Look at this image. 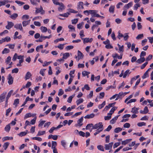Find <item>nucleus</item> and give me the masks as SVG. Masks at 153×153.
<instances>
[{
    "mask_svg": "<svg viewBox=\"0 0 153 153\" xmlns=\"http://www.w3.org/2000/svg\"><path fill=\"white\" fill-rule=\"evenodd\" d=\"M103 125H102V123L100 122L98 123L95 124L93 126V129H96L99 128V129L100 130L102 129H103Z\"/></svg>",
    "mask_w": 153,
    "mask_h": 153,
    "instance_id": "1",
    "label": "nucleus"
},
{
    "mask_svg": "<svg viewBox=\"0 0 153 153\" xmlns=\"http://www.w3.org/2000/svg\"><path fill=\"white\" fill-rule=\"evenodd\" d=\"M36 10L35 11L36 13H40L41 14H44L45 13V11L43 9L42 7L41 6L39 8H36Z\"/></svg>",
    "mask_w": 153,
    "mask_h": 153,
    "instance_id": "2",
    "label": "nucleus"
},
{
    "mask_svg": "<svg viewBox=\"0 0 153 153\" xmlns=\"http://www.w3.org/2000/svg\"><path fill=\"white\" fill-rule=\"evenodd\" d=\"M113 144V142H111L108 144H105L104 146L105 149L106 150H111Z\"/></svg>",
    "mask_w": 153,
    "mask_h": 153,
    "instance_id": "3",
    "label": "nucleus"
},
{
    "mask_svg": "<svg viewBox=\"0 0 153 153\" xmlns=\"http://www.w3.org/2000/svg\"><path fill=\"white\" fill-rule=\"evenodd\" d=\"M133 5V3L132 2H131L125 5L123 7V9L124 10H127V9H129L130 7H131Z\"/></svg>",
    "mask_w": 153,
    "mask_h": 153,
    "instance_id": "4",
    "label": "nucleus"
},
{
    "mask_svg": "<svg viewBox=\"0 0 153 153\" xmlns=\"http://www.w3.org/2000/svg\"><path fill=\"white\" fill-rule=\"evenodd\" d=\"M83 117H81L80 119H79L78 120L77 124L76 125V126H79V127L83 125L82 122L83 120Z\"/></svg>",
    "mask_w": 153,
    "mask_h": 153,
    "instance_id": "5",
    "label": "nucleus"
},
{
    "mask_svg": "<svg viewBox=\"0 0 153 153\" xmlns=\"http://www.w3.org/2000/svg\"><path fill=\"white\" fill-rule=\"evenodd\" d=\"M14 26V24L11 22H8L7 25L5 27L6 28L8 29L9 30L11 28Z\"/></svg>",
    "mask_w": 153,
    "mask_h": 153,
    "instance_id": "6",
    "label": "nucleus"
},
{
    "mask_svg": "<svg viewBox=\"0 0 153 153\" xmlns=\"http://www.w3.org/2000/svg\"><path fill=\"white\" fill-rule=\"evenodd\" d=\"M8 83L9 85H11L13 82V77L10 74H9L8 76Z\"/></svg>",
    "mask_w": 153,
    "mask_h": 153,
    "instance_id": "7",
    "label": "nucleus"
},
{
    "mask_svg": "<svg viewBox=\"0 0 153 153\" xmlns=\"http://www.w3.org/2000/svg\"><path fill=\"white\" fill-rule=\"evenodd\" d=\"M7 94L6 92H3L0 95V102H3L5 97V95Z\"/></svg>",
    "mask_w": 153,
    "mask_h": 153,
    "instance_id": "8",
    "label": "nucleus"
},
{
    "mask_svg": "<svg viewBox=\"0 0 153 153\" xmlns=\"http://www.w3.org/2000/svg\"><path fill=\"white\" fill-rule=\"evenodd\" d=\"M57 4H58V5L60 6L58 8V10L59 11H61L65 9V6L62 3H58Z\"/></svg>",
    "mask_w": 153,
    "mask_h": 153,
    "instance_id": "9",
    "label": "nucleus"
},
{
    "mask_svg": "<svg viewBox=\"0 0 153 153\" xmlns=\"http://www.w3.org/2000/svg\"><path fill=\"white\" fill-rule=\"evenodd\" d=\"M12 1H9L8 0H4L3 1H0V7L2 5H4L8 3H11Z\"/></svg>",
    "mask_w": 153,
    "mask_h": 153,
    "instance_id": "10",
    "label": "nucleus"
},
{
    "mask_svg": "<svg viewBox=\"0 0 153 153\" xmlns=\"http://www.w3.org/2000/svg\"><path fill=\"white\" fill-rule=\"evenodd\" d=\"M83 3L82 1L79 2L78 3L77 9H84Z\"/></svg>",
    "mask_w": 153,
    "mask_h": 153,
    "instance_id": "11",
    "label": "nucleus"
},
{
    "mask_svg": "<svg viewBox=\"0 0 153 153\" xmlns=\"http://www.w3.org/2000/svg\"><path fill=\"white\" fill-rule=\"evenodd\" d=\"M14 27L16 29H19L20 30L22 31L23 30V28L21 24H16L14 26Z\"/></svg>",
    "mask_w": 153,
    "mask_h": 153,
    "instance_id": "12",
    "label": "nucleus"
},
{
    "mask_svg": "<svg viewBox=\"0 0 153 153\" xmlns=\"http://www.w3.org/2000/svg\"><path fill=\"white\" fill-rule=\"evenodd\" d=\"M82 39L83 40V43L91 42L93 40V39L91 38L89 39V38H82Z\"/></svg>",
    "mask_w": 153,
    "mask_h": 153,
    "instance_id": "13",
    "label": "nucleus"
},
{
    "mask_svg": "<svg viewBox=\"0 0 153 153\" xmlns=\"http://www.w3.org/2000/svg\"><path fill=\"white\" fill-rule=\"evenodd\" d=\"M77 52L78 60V61H79V59H82L83 58V55L79 51H78Z\"/></svg>",
    "mask_w": 153,
    "mask_h": 153,
    "instance_id": "14",
    "label": "nucleus"
},
{
    "mask_svg": "<svg viewBox=\"0 0 153 153\" xmlns=\"http://www.w3.org/2000/svg\"><path fill=\"white\" fill-rule=\"evenodd\" d=\"M120 115L117 116L112 119L110 121V123L111 124H113L115 123L116 121L117 120Z\"/></svg>",
    "mask_w": 153,
    "mask_h": 153,
    "instance_id": "15",
    "label": "nucleus"
},
{
    "mask_svg": "<svg viewBox=\"0 0 153 153\" xmlns=\"http://www.w3.org/2000/svg\"><path fill=\"white\" fill-rule=\"evenodd\" d=\"M117 107H113L110 111L109 113L108 114V115H111L114 112V111L117 109Z\"/></svg>",
    "mask_w": 153,
    "mask_h": 153,
    "instance_id": "16",
    "label": "nucleus"
},
{
    "mask_svg": "<svg viewBox=\"0 0 153 153\" xmlns=\"http://www.w3.org/2000/svg\"><path fill=\"white\" fill-rule=\"evenodd\" d=\"M139 108H137L136 107H134L132 108L131 112L134 114H137L138 112V110Z\"/></svg>",
    "mask_w": 153,
    "mask_h": 153,
    "instance_id": "17",
    "label": "nucleus"
},
{
    "mask_svg": "<svg viewBox=\"0 0 153 153\" xmlns=\"http://www.w3.org/2000/svg\"><path fill=\"white\" fill-rule=\"evenodd\" d=\"M95 115L93 114H87L84 117L85 119H90L93 118Z\"/></svg>",
    "mask_w": 153,
    "mask_h": 153,
    "instance_id": "18",
    "label": "nucleus"
},
{
    "mask_svg": "<svg viewBox=\"0 0 153 153\" xmlns=\"http://www.w3.org/2000/svg\"><path fill=\"white\" fill-rule=\"evenodd\" d=\"M31 76H32V75L31 74V73H30V72L29 71L27 72V73L25 76V80H27V79H29L30 78V77Z\"/></svg>",
    "mask_w": 153,
    "mask_h": 153,
    "instance_id": "19",
    "label": "nucleus"
},
{
    "mask_svg": "<svg viewBox=\"0 0 153 153\" xmlns=\"http://www.w3.org/2000/svg\"><path fill=\"white\" fill-rule=\"evenodd\" d=\"M18 15L16 13H14L12 15H11L10 17L12 19L15 20L17 17Z\"/></svg>",
    "mask_w": 153,
    "mask_h": 153,
    "instance_id": "20",
    "label": "nucleus"
},
{
    "mask_svg": "<svg viewBox=\"0 0 153 153\" xmlns=\"http://www.w3.org/2000/svg\"><path fill=\"white\" fill-rule=\"evenodd\" d=\"M132 140V139H127L125 140L122 141V144L123 145H125L126 144L129 143Z\"/></svg>",
    "mask_w": 153,
    "mask_h": 153,
    "instance_id": "21",
    "label": "nucleus"
},
{
    "mask_svg": "<svg viewBox=\"0 0 153 153\" xmlns=\"http://www.w3.org/2000/svg\"><path fill=\"white\" fill-rule=\"evenodd\" d=\"M145 60V59L144 57H142L138 59L136 61V62L138 63H141L144 62Z\"/></svg>",
    "mask_w": 153,
    "mask_h": 153,
    "instance_id": "22",
    "label": "nucleus"
},
{
    "mask_svg": "<svg viewBox=\"0 0 153 153\" xmlns=\"http://www.w3.org/2000/svg\"><path fill=\"white\" fill-rule=\"evenodd\" d=\"M30 19L27 21H23L22 23L23 26L25 27L27 25L29 24L30 23Z\"/></svg>",
    "mask_w": 153,
    "mask_h": 153,
    "instance_id": "23",
    "label": "nucleus"
},
{
    "mask_svg": "<svg viewBox=\"0 0 153 153\" xmlns=\"http://www.w3.org/2000/svg\"><path fill=\"white\" fill-rule=\"evenodd\" d=\"M131 72L129 70H127L124 73L123 76V78H125L127 75H129L131 73Z\"/></svg>",
    "mask_w": 153,
    "mask_h": 153,
    "instance_id": "24",
    "label": "nucleus"
},
{
    "mask_svg": "<svg viewBox=\"0 0 153 153\" xmlns=\"http://www.w3.org/2000/svg\"><path fill=\"white\" fill-rule=\"evenodd\" d=\"M10 129V124H9L6 126L4 128V130L5 131L8 132Z\"/></svg>",
    "mask_w": 153,
    "mask_h": 153,
    "instance_id": "25",
    "label": "nucleus"
},
{
    "mask_svg": "<svg viewBox=\"0 0 153 153\" xmlns=\"http://www.w3.org/2000/svg\"><path fill=\"white\" fill-rule=\"evenodd\" d=\"M114 6L113 5H111L109 8V12L111 13H113L114 12Z\"/></svg>",
    "mask_w": 153,
    "mask_h": 153,
    "instance_id": "26",
    "label": "nucleus"
},
{
    "mask_svg": "<svg viewBox=\"0 0 153 153\" xmlns=\"http://www.w3.org/2000/svg\"><path fill=\"white\" fill-rule=\"evenodd\" d=\"M40 30L43 33H45L48 30L47 27L44 26H41L40 27Z\"/></svg>",
    "mask_w": 153,
    "mask_h": 153,
    "instance_id": "27",
    "label": "nucleus"
},
{
    "mask_svg": "<svg viewBox=\"0 0 153 153\" xmlns=\"http://www.w3.org/2000/svg\"><path fill=\"white\" fill-rule=\"evenodd\" d=\"M13 92V90H12L10 91L8 93L6 97V99L8 100L9 98L10 97L11 94H12Z\"/></svg>",
    "mask_w": 153,
    "mask_h": 153,
    "instance_id": "28",
    "label": "nucleus"
},
{
    "mask_svg": "<svg viewBox=\"0 0 153 153\" xmlns=\"http://www.w3.org/2000/svg\"><path fill=\"white\" fill-rule=\"evenodd\" d=\"M83 101V100L82 98H80L77 100L76 102L77 105H78L79 104L82 103Z\"/></svg>",
    "mask_w": 153,
    "mask_h": 153,
    "instance_id": "29",
    "label": "nucleus"
},
{
    "mask_svg": "<svg viewBox=\"0 0 153 153\" xmlns=\"http://www.w3.org/2000/svg\"><path fill=\"white\" fill-rule=\"evenodd\" d=\"M70 56L69 53H65L63 55V58L66 59Z\"/></svg>",
    "mask_w": 153,
    "mask_h": 153,
    "instance_id": "30",
    "label": "nucleus"
},
{
    "mask_svg": "<svg viewBox=\"0 0 153 153\" xmlns=\"http://www.w3.org/2000/svg\"><path fill=\"white\" fill-rule=\"evenodd\" d=\"M70 14V13L68 12L62 14H60L59 15L61 16H63L64 17H67Z\"/></svg>",
    "mask_w": 153,
    "mask_h": 153,
    "instance_id": "31",
    "label": "nucleus"
},
{
    "mask_svg": "<svg viewBox=\"0 0 153 153\" xmlns=\"http://www.w3.org/2000/svg\"><path fill=\"white\" fill-rule=\"evenodd\" d=\"M9 144V143L7 142L5 143H4L3 145V147L4 148L5 150H6Z\"/></svg>",
    "mask_w": 153,
    "mask_h": 153,
    "instance_id": "32",
    "label": "nucleus"
},
{
    "mask_svg": "<svg viewBox=\"0 0 153 153\" xmlns=\"http://www.w3.org/2000/svg\"><path fill=\"white\" fill-rule=\"evenodd\" d=\"M143 37V34L142 33L138 35V36L136 37V39L137 40H139L142 39Z\"/></svg>",
    "mask_w": 153,
    "mask_h": 153,
    "instance_id": "33",
    "label": "nucleus"
},
{
    "mask_svg": "<svg viewBox=\"0 0 153 153\" xmlns=\"http://www.w3.org/2000/svg\"><path fill=\"white\" fill-rule=\"evenodd\" d=\"M45 133V131H38L37 136H41L43 135Z\"/></svg>",
    "mask_w": 153,
    "mask_h": 153,
    "instance_id": "34",
    "label": "nucleus"
},
{
    "mask_svg": "<svg viewBox=\"0 0 153 153\" xmlns=\"http://www.w3.org/2000/svg\"><path fill=\"white\" fill-rule=\"evenodd\" d=\"M68 10L69 11V13H78V11H75L74 10V9H72L69 8Z\"/></svg>",
    "mask_w": 153,
    "mask_h": 153,
    "instance_id": "35",
    "label": "nucleus"
},
{
    "mask_svg": "<svg viewBox=\"0 0 153 153\" xmlns=\"http://www.w3.org/2000/svg\"><path fill=\"white\" fill-rule=\"evenodd\" d=\"M26 131L21 132L19 134H18V135L21 137L27 134V130H26Z\"/></svg>",
    "mask_w": 153,
    "mask_h": 153,
    "instance_id": "36",
    "label": "nucleus"
},
{
    "mask_svg": "<svg viewBox=\"0 0 153 153\" xmlns=\"http://www.w3.org/2000/svg\"><path fill=\"white\" fill-rule=\"evenodd\" d=\"M149 76L148 72L147 71H146L145 73L143 74V75L142 76V78L144 79L146 77Z\"/></svg>",
    "mask_w": 153,
    "mask_h": 153,
    "instance_id": "37",
    "label": "nucleus"
},
{
    "mask_svg": "<svg viewBox=\"0 0 153 153\" xmlns=\"http://www.w3.org/2000/svg\"><path fill=\"white\" fill-rule=\"evenodd\" d=\"M140 7V5L138 3H136L134 5V10H137L138 8Z\"/></svg>",
    "mask_w": 153,
    "mask_h": 153,
    "instance_id": "38",
    "label": "nucleus"
},
{
    "mask_svg": "<svg viewBox=\"0 0 153 153\" xmlns=\"http://www.w3.org/2000/svg\"><path fill=\"white\" fill-rule=\"evenodd\" d=\"M122 128L120 127L114 129V132L115 133H118L122 130Z\"/></svg>",
    "mask_w": 153,
    "mask_h": 153,
    "instance_id": "39",
    "label": "nucleus"
},
{
    "mask_svg": "<svg viewBox=\"0 0 153 153\" xmlns=\"http://www.w3.org/2000/svg\"><path fill=\"white\" fill-rule=\"evenodd\" d=\"M10 52V50L8 49L5 48L3 51H2V53L3 54H5V53H9Z\"/></svg>",
    "mask_w": 153,
    "mask_h": 153,
    "instance_id": "40",
    "label": "nucleus"
},
{
    "mask_svg": "<svg viewBox=\"0 0 153 153\" xmlns=\"http://www.w3.org/2000/svg\"><path fill=\"white\" fill-rule=\"evenodd\" d=\"M97 148L100 151H104V149H103V147L102 145H98L97 146Z\"/></svg>",
    "mask_w": 153,
    "mask_h": 153,
    "instance_id": "41",
    "label": "nucleus"
},
{
    "mask_svg": "<svg viewBox=\"0 0 153 153\" xmlns=\"http://www.w3.org/2000/svg\"><path fill=\"white\" fill-rule=\"evenodd\" d=\"M124 40L125 41H126L128 40L129 38V36L127 33H125L123 36Z\"/></svg>",
    "mask_w": 153,
    "mask_h": 153,
    "instance_id": "42",
    "label": "nucleus"
},
{
    "mask_svg": "<svg viewBox=\"0 0 153 153\" xmlns=\"http://www.w3.org/2000/svg\"><path fill=\"white\" fill-rule=\"evenodd\" d=\"M105 101H104L102 103V104L99 105L98 106V107L99 109H101L105 105Z\"/></svg>",
    "mask_w": 153,
    "mask_h": 153,
    "instance_id": "43",
    "label": "nucleus"
},
{
    "mask_svg": "<svg viewBox=\"0 0 153 153\" xmlns=\"http://www.w3.org/2000/svg\"><path fill=\"white\" fill-rule=\"evenodd\" d=\"M11 58L10 56H8L5 60V62L7 64L9 63L10 61Z\"/></svg>",
    "mask_w": 153,
    "mask_h": 153,
    "instance_id": "44",
    "label": "nucleus"
},
{
    "mask_svg": "<svg viewBox=\"0 0 153 153\" xmlns=\"http://www.w3.org/2000/svg\"><path fill=\"white\" fill-rule=\"evenodd\" d=\"M64 94V91L62 89H59L58 95L59 96H60Z\"/></svg>",
    "mask_w": 153,
    "mask_h": 153,
    "instance_id": "45",
    "label": "nucleus"
},
{
    "mask_svg": "<svg viewBox=\"0 0 153 153\" xmlns=\"http://www.w3.org/2000/svg\"><path fill=\"white\" fill-rule=\"evenodd\" d=\"M93 126V124L92 123H90V124H88L86 127V129H89L91 127H92Z\"/></svg>",
    "mask_w": 153,
    "mask_h": 153,
    "instance_id": "46",
    "label": "nucleus"
},
{
    "mask_svg": "<svg viewBox=\"0 0 153 153\" xmlns=\"http://www.w3.org/2000/svg\"><path fill=\"white\" fill-rule=\"evenodd\" d=\"M33 140H38L39 141H41L42 140V139L40 137H33L32 138Z\"/></svg>",
    "mask_w": 153,
    "mask_h": 153,
    "instance_id": "47",
    "label": "nucleus"
},
{
    "mask_svg": "<svg viewBox=\"0 0 153 153\" xmlns=\"http://www.w3.org/2000/svg\"><path fill=\"white\" fill-rule=\"evenodd\" d=\"M15 2L19 4L20 6H22L25 4V3L23 2L20 1H19L16 0L15 1Z\"/></svg>",
    "mask_w": 153,
    "mask_h": 153,
    "instance_id": "48",
    "label": "nucleus"
},
{
    "mask_svg": "<svg viewBox=\"0 0 153 153\" xmlns=\"http://www.w3.org/2000/svg\"><path fill=\"white\" fill-rule=\"evenodd\" d=\"M19 103V99H16L15 100L13 103V105H15L16 106Z\"/></svg>",
    "mask_w": 153,
    "mask_h": 153,
    "instance_id": "49",
    "label": "nucleus"
},
{
    "mask_svg": "<svg viewBox=\"0 0 153 153\" xmlns=\"http://www.w3.org/2000/svg\"><path fill=\"white\" fill-rule=\"evenodd\" d=\"M123 94V92H120L119 94H117V97L116 99L115 100H117Z\"/></svg>",
    "mask_w": 153,
    "mask_h": 153,
    "instance_id": "50",
    "label": "nucleus"
},
{
    "mask_svg": "<svg viewBox=\"0 0 153 153\" xmlns=\"http://www.w3.org/2000/svg\"><path fill=\"white\" fill-rule=\"evenodd\" d=\"M97 11L95 10V12H94V14L93 15V17H101V16H100L99 14L97 13Z\"/></svg>",
    "mask_w": 153,
    "mask_h": 153,
    "instance_id": "51",
    "label": "nucleus"
},
{
    "mask_svg": "<svg viewBox=\"0 0 153 153\" xmlns=\"http://www.w3.org/2000/svg\"><path fill=\"white\" fill-rule=\"evenodd\" d=\"M18 71L19 69L18 68H16L12 70V73H17L18 72Z\"/></svg>",
    "mask_w": 153,
    "mask_h": 153,
    "instance_id": "52",
    "label": "nucleus"
},
{
    "mask_svg": "<svg viewBox=\"0 0 153 153\" xmlns=\"http://www.w3.org/2000/svg\"><path fill=\"white\" fill-rule=\"evenodd\" d=\"M105 48L107 49H111V48H113V46L111 45L110 43L109 44H108V45H106L105 46Z\"/></svg>",
    "mask_w": 153,
    "mask_h": 153,
    "instance_id": "53",
    "label": "nucleus"
},
{
    "mask_svg": "<svg viewBox=\"0 0 153 153\" xmlns=\"http://www.w3.org/2000/svg\"><path fill=\"white\" fill-rule=\"evenodd\" d=\"M120 143L118 142L115 143L113 146L114 148H115L117 147L118 146H120Z\"/></svg>",
    "mask_w": 153,
    "mask_h": 153,
    "instance_id": "54",
    "label": "nucleus"
},
{
    "mask_svg": "<svg viewBox=\"0 0 153 153\" xmlns=\"http://www.w3.org/2000/svg\"><path fill=\"white\" fill-rule=\"evenodd\" d=\"M111 115H108L107 116H105L104 119L105 120H108L111 119Z\"/></svg>",
    "mask_w": 153,
    "mask_h": 153,
    "instance_id": "55",
    "label": "nucleus"
},
{
    "mask_svg": "<svg viewBox=\"0 0 153 153\" xmlns=\"http://www.w3.org/2000/svg\"><path fill=\"white\" fill-rule=\"evenodd\" d=\"M45 122H46L45 121V120H43V121L40 120V123L38 125V126L39 127H41V126H42L44 124V123Z\"/></svg>",
    "mask_w": 153,
    "mask_h": 153,
    "instance_id": "56",
    "label": "nucleus"
},
{
    "mask_svg": "<svg viewBox=\"0 0 153 153\" xmlns=\"http://www.w3.org/2000/svg\"><path fill=\"white\" fill-rule=\"evenodd\" d=\"M57 143L56 142V141H53L52 142V148H54V147H55L56 146Z\"/></svg>",
    "mask_w": 153,
    "mask_h": 153,
    "instance_id": "57",
    "label": "nucleus"
},
{
    "mask_svg": "<svg viewBox=\"0 0 153 153\" xmlns=\"http://www.w3.org/2000/svg\"><path fill=\"white\" fill-rule=\"evenodd\" d=\"M130 124L128 123H125L123 125L124 127L125 128H129L130 127Z\"/></svg>",
    "mask_w": 153,
    "mask_h": 153,
    "instance_id": "58",
    "label": "nucleus"
},
{
    "mask_svg": "<svg viewBox=\"0 0 153 153\" xmlns=\"http://www.w3.org/2000/svg\"><path fill=\"white\" fill-rule=\"evenodd\" d=\"M148 64L147 62H146L145 63H144V64H143V65H142L140 67V68L141 69H143Z\"/></svg>",
    "mask_w": 153,
    "mask_h": 153,
    "instance_id": "59",
    "label": "nucleus"
},
{
    "mask_svg": "<svg viewBox=\"0 0 153 153\" xmlns=\"http://www.w3.org/2000/svg\"><path fill=\"white\" fill-rule=\"evenodd\" d=\"M74 48V46L72 45H69L67 46L66 48L65 49L67 50H70V49H72Z\"/></svg>",
    "mask_w": 153,
    "mask_h": 153,
    "instance_id": "60",
    "label": "nucleus"
},
{
    "mask_svg": "<svg viewBox=\"0 0 153 153\" xmlns=\"http://www.w3.org/2000/svg\"><path fill=\"white\" fill-rule=\"evenodd\" d=\"M78 19H75L71 20L72 24H76L78 22Z\"/></svg>",
    "mask_w": 153,
    "mask_h": 153,
    "instance_id": "61",
    "label": "nucleus"
},
{
    "mask_svg": "<svg viewBox=\"0 0 153 153\" xmlns=\"http://www.w3.org/2000/svg\"><path fill=\"white\" fill-rule=\"evenodd\" d=\"M29 18V16L27 15H24L22 17V19H28Z\"/></svg>",
    "mask_w": 153,
    "mask_h": 153,
    "instance_id": "62",
    "label": "nucleus"
},
{
    "mask_svg": "<svg viewBox=\"0 0 153 153\" xmlns=\"http://www.w3.org/2000/svg\"><path fill=\"white\" fill-rule=\"evenodd\" d=\"M34 24L36 26H41V23L39 22L35 21L34 22Z\"/></svg>",
    "mask_w": 153,
    "mask_h": 153,
    "instance_id": "63",
    "label": "nucleus"
},
{
    "mask_svg": "<svg viewBox=\"0 0 153 153\" xmlns=\"http://www.w3.org/2000/svg\"><path fill=\"white\" fill-rule=\"evenodd\" d=\"M4 42L6 41L7 42L10 41L11 40L9 36H7L4 38Z\"/></svg>",
    "mask_w": 153,
    "mask_h": 153,
    "instance_id": "64",
    "label": "nucleus"
}]
</instances>
